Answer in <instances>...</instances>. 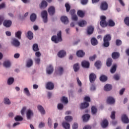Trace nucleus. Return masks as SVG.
Returning a JSON list of instances; mask_svg holds the SVG:
<instances>
[{
    "label": "nucleus",
    "instance_id": "1",
    "mask_svg": "<svg viewBox=\"0 0 129 129\" xmlns=\"http://www.w3.org/2000/svg\"><path fill=\"white\" fill-rule=\"evenodd\" d=\"M101 21L100 24L102 28H105V27H114L115 26V23L111 19L109 20L108 23L106 22V17L104 16L100 17Z\"/></svg>",
    "mask_w": 129,
    "mask_h": 129
},
{
    "label": "nucleus",
    "instance_id": "2",
    "mask_svg": "<svg viewBox=\"0 0 129 129\" xmlns=\"http://www.w3.org/2000/svg\"><path fill=\"white\" fill-rule=\"evenodd\" d=\"M111 41V35L110 34H106L103 37V46L105 48L109 47L110 44V42Z\"/></svg>",
    "mask_w": 129,
    "mask_h": 129
},
{
    "label": "nucleus",
    "instance_id": "3",
    "mask_svg": "<svg viewBox=\"0 0 129 129\" xmlns=\"http://www.w3.org/2000/svg\"><path fill=\"white\" fill-rule=\"evenodd\" d=\"M51 41L52 42H54L55 44H58L59 42H62V32L61 31H59L57 33V36L56 35H53L51 37Z\"/></svg>",
    "mask_w": 129,
    "mask_h": 129
},
{
    "label": "nucleus",
    "instance_id": "4",
    "mask_svg": "<svg viewBox=\"0 0 129 129\" xmlns=\"http://www.w3.org/2000/svg\"><path fill=\"white\" fill-rule=\"evenodd\" d=\"M41 16L43 19L44 23H47V22H48V13H47V11H42L41 13Z\"/></svg>",
    "mask_w": 129,
    "mask_h": 129
},
{
    "label": "nucleus",
    "instance_id": "5",
    "mask_svg": "<svg viewBox=\"0 0 129 129\" xmlns=\"http://www.w3.org/2000/svg\"><path fill=\"white\" fill-rule=\"evenodd\" d=\"M11 44L15 47H19L20 45H21V42L18 39L14 37L12 38Z\"/></svg>",
    "mask_w": 129,
    "mask_h": 129
},
{
    "label": "nucleus",
    "instance_id": "6",
    "mask_svg": "<svg viewBox=\"0 0 129 129\" xmlns=\"http://www.w3.org/2000/svg\"><path fill=\"white\" fill-rule=\"evenodd\" d=\"M53 72H54V68L53 67L52 64H49L46 68V73L47 74L50 75V74H52Z\"/></svg>",
    "mask_w": 129,
    "mask_h": 129
},
{
    "label": "nucleus",
    "instance_id": "7",
    "mask_svg": "<svg viewBox=\"0 0 129 129\" xmlns=\"http://www.w3.org/2000/svg\"><path fill=\"white\" fill-rule=\"evenodd\" d=\"M100 9L102 11H106L108 9V4L106 2H103L101 3Z\"/></svg>",
    "mask_w": 129,
    "mask_h": 129
},
{
    "label": "nucleus",
    "instance_id": "8",
    "mask_svg": "<svg viewBox=\"0 0 129 129\" xmlns=\"http://www.w3.org/2000/svg\"><path fill=\"white\" fill-rule=\"evenodd\" d=\"M89 80L91 83H93L96 80V75L92 73L89 75Z\"/></svg>",
    "mask_w": 129,
    "mask_h": 129
},
{
    "label": "nucleus",
    "instance_id": "9",
    "mask_svg": "<svg viewBox=\"0 0 129 129\" xmlns=\"http://www.w3.org/2000/svg\"><path fill=\"white\" fill-rule=\"evenodd\" d=\"M13 22L11 20H5L3 22V25L6 28H10L12 26Z\"/></svg>",
    "mask_w": 129,
    "mask_h": 129
},
{
    "label": "nucleus",
    "instance_id": "10",
    "mask_svg": "<svg viewBox=\"0 0 129 129\" xmlns=\"http://www.w3.org/2000/svg\"><path fill=\"white\" fill-rule=\"evenodd\" d=\"M60 20L64 25H67L69 23V20L66 16H61L60 18Z\"/></svg>",
    "mask_w": 129,
    "mask_h": 129
},
{
    "label": "nucleus",
    "instance_id": "11",
    "mask_svg": "<svg viewBox=\"0 0 129 129\" xmlns=\"http://www.w3.org/2000/svg\"><path fill=\"white\" fill-rule=\"evenodd\" d=\"M87 32L88 35H92V34H93V32H94V27L92 26H88Z\"/></svg>",
    "mask_w": 129,
    "mask_h": 129
},
{
    "label": "nucleus",
    "instance_id": "12",
    "mask_svg": "<svg viewBox=\"0 0 129 129\" xmlns=\"http://www.w3.org/2000/svg\"><path fill=\"white\" fill-rule=\"evenodd\" d=\"M46 89L48 90H53L54 89V84L51 82H49L46 84Z\"/></svg>",
    "mask_w": 129,
    "mask_h": 129
},
{
    "label": "nucleus",
    "instance_id": "13",
    "mask_svg": "<svg viewBox=\"0 0 129 129\" xmlns=\"http://www.w3.org/2000/svg\"><path fill=\"white\" fill-rule=\"evenodd\" d=\"M82 66L84 68H89V66H90V63H89V61H86V60H83L82 61Z\"/></svg>",
    "mask_w": 129,
    "mask_h": 129
},
{
    "label": "nucleus",
    "instance_id": "14",
    "mask_svg": "<svg viewBox=\"0 0 129 129\" xmlns=\"http://www.w3.org/2000/svg\"><path fill=\"white\" fill-rule=\"evenodd\" d=\"M50 16H53L55 14V7L51 6L48 10Z\"/></svg>",
    "mask_w": 129,
    "mask_h": 129
},
{
    "label": "nucleus",
    "instance_id": "15",
    "mask_svg": "<svg viewBox=\"0 0 129 129\" xmlns=\"http://www.w3.org/2000/svg\"><path fill=\"white\" fill-rule=\"evenodd\" d=\"M37 109H38L39 111H40L42 114H45L46 113L45 109H44V107H43V106H42L41 105H38L37 106Z\"/></svg>",
    "mask_w": 129,
    "mask_h": 129
},
{
    "label": "nucleus",
    "instance_id": "16",
    "mask_svg": "<svg viewBox=\"0 0 129 129\" xmlns=\"http://www.w3.org/2000/svg\"><path fill=\"white\" fill-rule=\"evenodd\" d=\"M115 102V100L112 97H108L107 99V103L108 104H113Z\"/></svg>",
    "mask_w": 129,
    "mask_h": 129
},
{
    "label": "nucleus",
    "instance_id": "17",
    "mask_svg": "<svg viewBox=\"0 0 129 129\" xmlns=\"http://www.w3.org/2000/svg\"><path fill=\"white\" fill-rule=\"evenodd\" d=\"M121 120L124 123H128L129 119L126 115H123L121 117Z\"/></svg>",
    "mask_w": 129,
    "mask_h": 129
},
{
    "label": "nucleus",
    "instance_id": "18",
    "mask_svg": "<svg viewBox=\"0 0 129 129\" xmlns=\"http://www.w3.org/2000/svg\"><path fill=\"white\" fill-rule=\"evenodd\" d=\"M101 125L103 128H105L108 125V121L106 119H104L101 123Z\"/></svg>",
    "mask_w": 129,
    "mask_h": 129
},
{
    "label": "nucleus",
    "instance_id": "19",
    "mask_svg": "<svg viewBox=\"0 0 129 129\" xmlns=\"http://www.w3.org/2000/svg\"><path fill=\"white\" fill-rule=\"evenodd\" d=\"M119 56H120V54L119 53V52H113L112 53V58L114 59H118V58H119Z\"/></svg>",
    "mask_w": 129,
    "mask_h": 129
},
{
    "label": "nucleus",
    "instance_id": "20",
    "mask_svg": "<svg viewBox=\"0 0 129 129\" xmlns=\"http://www.w3.org/2000/svg\"><path fill=\"white\" fill-rule=\"evenodd\" d=\"M62 126L65 129H70V124L66 121H63L62 123Z\"/></svg>",
    "mask_w": 129,
    "mask_h": 129
},
{
    "label": "nucleus",
    "instance_id": "21",
    "mask_svg": "<svg viewBox=\"0 0 129 129\" xmlns=\"http://www.w3.org/2000/svg\"><path fill=\"white\" fill-rule=\"evenodd\" d=\"M57 56L59 58H63V57H65L66 56V51H64V50H60L58 53Z\"/></svg>",
    "mask_w": 129,
    "mask_h": 129
},
{
    "label": "nucleus",
    "instance_id": "22",
    "mask_svg": "<svg viewBox=\"0 0 129 129\" xmlns=\"http://www.w3.org/2000/svg\"><path fill=\"white\" fill-rule=\"evenodd\" d=\"M83 121L86 122L89 120V118H90V115L88 114H85L82 116Z\"/></svg>",
    "mask_w": 129,
    "mask_h": 129
},
{
    "label": "nucleus",
    "instance_id": "23",
    "mask_svg": "<svg viewBox=\"0 0 129 129\" xmlns=\"http://www.w3.org/2000/svg\"><path fill=\"white\" fill-rule=\"evenodd\" d=\"M112 89V86L110 84H106L104 87V90L105 91H110Z\"/></svg>",
    "mask_w": 129,
    "mask_h": 129
},
{
    "label": "nucleus",
    "instance_id": "24",
    "mask_svg": "<svg viewBox=\"0 0 129 129\" xmlns=\"http://www.w3.org/2000/svg\"><path fill=\"white\" fill-rule=\"evenodd\" d=\"M78 26L79 27H85L87 25V22L85 20H82L78 23Z\"/></svg>",
    "mask_w": 129,
    "mask_h": 129
},
{
    "label": "nucleus",
    "instance_id": "25",
    "mask_svg": "<svg viewBox=\"0 0 129 129\" xmlns=\"http://www.w3.org/2000/svg\"><path fill=\"white\" fill-rule=\"evenodd\" d=\"M33 111L31 110H28L26 113L27 118L28 119H31V116H33Z\"/></svg>",
    "mask_w": 129,
    "mask_h": 129
},
{
    "label": "nucleus",
    "instance_id": "26",
    "mask_svg": "<svg viewBox=\"0 0 129 129\" xmlns=\"http://www.w3.org/2000/svg\"><path fill=\"white\" fill-rule=\"evenodd\" d=\"M88 106H89V103L85 102L81 104L80 108L81 109H84V108H86L88 107Z\"/></svg>",
    "mask_w": 129,
    "mask_h": 129
},
{
    "label": "nucleus",
    "instance_id": "27",
    "mask_svg": "<svg viewBox=\"0 0 129 129\" xmlns=\"http://www.w3.org/2000/svg\"><path fill=\"white\" fill-rule=\"evenodd\" d=\"M16 38H18L19 40L22 39V31H18L15 33Z\"/></svg>",
    "mask_w": 129,
    "mask_h": 129
},
{
    "label": "nucleus",
    "instance_id": "28",
    "mask_svg": "<svg viewBox=\"0 0 129 129\" xmlns=\"http://www.w3.org/2000/svg\"><path fill=\"white\" fill-rule=\"evenodd\" d=\"M84 55H85V52H84L83 50H78L77 52V56H78V57H82Z\"/></svg>",
    "mask_w": 129,
    "mask_h": 129
},
{
    "label": "nucleus",
    "instance_id": "29",
    "mask_svg": "<svg viewBox=\"0 0 129 129\" xmlns=\"http://www.w3.org/2000/svg\"><path fill=\"white\" fill-rule=\"evenodd\" d=\"M27 38L29 40H32L33 38H34V34L33 33V32H32V31H29L27 32Z\"/></svg>",
    "mask_w": 129,
    "mask_h": 129
},
{
    "label": "nucleus",
    "instance_id": "30",
    "mask_svg": "<svg viewBox=\"0 0 129 129\" xmlns=\"http://www.w3.org/2000/svg\"><path fill=\"white\" fill-rule=\"evenodd\" d=\"M47 6H48V3H47V2L45 1H42L40 6V9H44L45 8H46Z\"/></svg>",
    "mask_w": 129,
    "mask_h": 129
},
{
    "label": "nucleus",
    "instance_id": "31",
    "mask_svg": "<svg viewBox=\"0 0 129 129\" xmlns=\"http://www.w3.org/2000/svg\"><path fill=\"white\" fill-rule=\"evenodd\" d=\"M37 19V15L35 13H32L30 16V20L31 22H35Z\"/></svg>",
    "mask_w": 129,
    "mask_h": 129
},
{
    "label": "nucleus",
    "instance_id": "32",
    "mask_svg": "<svg viewBox=\"0 0 129 129\" xmlns=\"http://www.w3.org/2000/svg\"><path fill=\"white\" fill-rule=\"evenodd\" d=\"M112 64V59L111 58H108L106 61V65L107 67H110Z\"/></svg>",
    "mask_w": 129,
    "mask_h": 129
},
{
    "label": "nucleus",
    "instance_id": "33",
    "mask_svg": "<svg viewBox=\"0 0 129 129\" xmlns=\"http://www.w3.org/2000/svg\"><path fill=\"white\" fill-rule=\"evenodd\" d=\"M91 43L93 46H96L98 44L97 40L95 38H92L91 40Z\"/></svg>",
    "mask_w": 129,
    "mask_h": 129
},
{
    "label": "nucleus",
    "instance_id": "34",
    "mask_svg": "<svg viewBox=\"0 0 129 129\" xmlns=\"http://www.w3.org/2000/svg\"><path fill=\"white\" fill-rule=\"evenodd\" d=\"M77 14L79 17H80V18H83L85 15V13L81 10H79L77 12Z\"/></svg>",
    "mask_w": 129,
    "mask_h": 129
},
{
    "label": "nucleus",
    "instance_id": "35",
    "mask_svg": "<svg viewBox=\"0 0 129 129\" xmlns=\"http://www.w3.org/2000/svg\"><path fill=\"white\" fill-rule=\"evenodd\" d=\"M95 66L97 68V69H99V68L101 67V61L99 60L96 61L95 63Z\"/></svg>",
    "mask_w": 129,
    "mask_h": 129
},
{
    "label": "nucleus",
    "instance_id": "36",
    "mask_svg": "<svg viewBox=\"0 0 129 129\" xmlns=\"http://www.w3.org/2000/svg\"><path fill=\"white\" fill-rule=\"evenodd\" d=\"M3 66L6 68H9V67H11V62L10 61H6L4 62Z\"/></svg>",
    "mask_w": 129,
    "mask_h": 129
},
{
    "label": "nucleus",
    "instance_id": "37",
    "mask_svg": "<svg viewBox=\"0 0 129 129\" xmlns=\"http://www.w3.org/2000/svg\"><path fill=\"white\" fill-rule=\"evenodd\" d=\"M107 80V77L104 76V75H102L100 77V81H101L102 82H105Z\"/></svg>",
    "mask_w": 129,
    "mask_h": 129
},
{
    "label": "nucleus",
    "instance_id": "38",
    "mask_svg": "<svg viewBox=\"0 0 129 129\" xmlns=\"http://www.w3.org/2000/svg\"><path fill=\"white\" fill-rule=\"evenodd\" d=\"M14 81H15V79L14 78H10L8 80V85H12L13 83H14Z\"/></svg>",
    "mask_w": 129,
    "mask_h": 129
},
{
    "label": "nucleus",
    "instance_id": "39",
    "mask_svg": "<svg viewBox=\"0 0 129 129\" xmlns=\"http://www.w3.org/2000/svg\"><path fill=\"white\" fill-rule=\"evenodd\" d=\"M27 67H31V66H33V60L31 59H29L27 62Z\"/></svg>",
    "mask_w": 129,
    "mask_h": 129
},
{
    "label": "nucleus",
    "instance_id": "40",
    "mask_svg": "<svg viewBox=\"0 0 129 129\" xmlns=\"http://www.w3.org/2000/svg\"><path fill=\"white\" fill-rule=\"evenodd\" d=\"M91 111L92 114H96V112H97V108H96L95 106H92L91 107Z\"/></svg>",
    "mask_w": 129,
    "mask_h": 129
},
{
    "label": "nucleus",
    "instance_id": "41",
    "mask_svg": "<svg viewBox=\"0 0 129 129\" xmlns=\"http://www.w3.org/2000/svg\"><path fill=\"white\" fill-rule=\"evenodd\" d=\"M116 71V64L113 65L112 67L110 69L111 73H114Z\"/></svg>",
    "mask_w": 129,
    "mask_h": 129
},
{
    "label": "nucleus",
    "instance_id": "42",
    "mask_svg": "<svg viewBox=\"0 0 129 129\" xmlns=\"http://www.w3.org/2000/svg\"><path fill=\"white\" fill-rule=\"evenodd\" d=\"M74 70L75 72H77L78 70H79V64L78 63H75L74 65Z\"/></svg>",
    "mask_w": 129,
    "mask_h": 129
},
{
    "label": "nucleus",
    "instance_id": "43",
    "mask_svg": "<svg viewBox=\"0 0 129 129\" xmlns=\"http://www.w3.org/2000/svg\"><path fill=\"white\" fill-rule=\"evenodd\" d=\"M65 120L67 121H72L73 120V117L71 116H67L64 118Z\"/></svg>",
    "mask_w": 129,
    "mask_h": 129
},
{
    "label": "nucleus",
    "instance_id": "44",
    "mask_svg": "<svg viewBox=\"0 0 129 129\" xmlns=\"http://www.w3.org/2000/svg\"><path fill=\"white\" fill-rule=\"evenodd\" d=\"M4 102L5 104H11V101H10V99H9L8 98H5L4 100Z\"/></svg>",
    "mask_w": 129,
    "mask_h": 129
},
{
    "label": "nucleus",
    "instance_id": "45",
    "mask_svg": "<svg viewBox=\"0 0 129 129\" xmlns=\"http://www.w3.org/2000/svg\"><path fill=\"white\" fill-rule=\"evenodd\" d=\"M33 50L35 51V52H37V51H39V47L38 46V44H34L33 45Z\"/></svg>",
    "mask_w": 129,
    "mask_h": 129
},
{
    "label": "nucleus",
    "instance_id": "46",
    "mask_svg": "<svg viewBox=\"0 0 129 129\" xmlns=\"http://www.w3.org/2000/svg\"><path fill=\"white\" fill-rule=\"evenodd\" d=\"M24 93H25V94H26V95H27V96H30V95H31V94H30V91H29V89H28V88H24Z\"/></svg>",
    "mask_w": 129,
    "mask_h": 129
},
{
    "label": "nucleus",
    "instance_id": "47",
    "mask_svg": "<svg viewBox=\"0 0 129 129\" xmlns=\"http://www.w3.org/2000/svg\"><path fill=\"white\" fill-rule=\"evenodd\" d=\"M23 119V118L21 116L18 115L15 117V120H16V121H22Z\"/></svg>",
    "mask_w": 129,
    "mask_h": 129
},
{
    "label": "nucleus",
    "instance_id": "48",
    "mask_svg": "<svg viewBox=\"0 0 129 129\" xmlns=\"http://www.w3.org/2000/svg\"><path fill=\"white\" fill-rule=\"evenodd\" d=\"M61 101L63 102V103L67 104L68 103V99L65 97H62V99H61Z\"/></svg>",
    "mask_w": 129,
    "mask_h": 129
},
{
    "label": "nucleus",
    "instance_id": "49",
    "mask_svg": "<svg viewBox=\"0 0 129 129\" xmlns=\"http://www.w3.org/2000/svg\"><path fill=\"white\" fill-rule=\"evenodd\" d=\"M124 21L125 25L129 26V17H127L125 18Z\"/></svg>",
    "mask_w": 129,
    "mask_h": 129
},
{
    "label": "nucleus",
    "instance_id": "50",
    "mask_svg": "<svg viewBox=\"0 0 129 129\" xmlns=\"http://www.w3.org/2000/svg\"><path fill=\"white\" fill-rule=\"evenodd\" d=\"M65 7L66 8V11L68 13L70 11V5L69 4H65Z\"/></svg>",
    "mask_w": 129,
    "mask_h": 129
},
{
    "label": "nucleus",
    "instance_id": "51",
    "mask_svg": "<svg viewBox=\"0 0 129 129\" xmlns=\"http://www.w3.org/2000/svg\"><path fill=\"white\" fill-rule=\"evenodd\" d=\"M96 55L94 54L93 56H90L89 57V60L90 61H94L95 60V59H96Z\"/></svg>",
    "mask_w": 129,
    "mask_h": 129
},
{
    "label": "nucleus",
    "instance_id": "52",
    "mask_svg": "<svg viewBox=\"0 0 129 129\" xmlns=\"http://www.w3.org/2000/svg\"><path fill=\"white\" fill-rule=\"evenodd\" d=\"M64 108V106L61 103H59L57 105V108L58 109H59L60 110L63 109V108Z\"/></svg>",
    "mask_w": 129,
    "mask_h": 129
},
{
    "label": "nucleus",
    "instance_id": "53",
    "mask_svg": "<svg viewBox=\"0 0 129 129\" xmlns=\"http://www.w3.org/2000/svg\"><path fill=\"white\" fill-rule=\"evenodd\" d=\"M122 44V42H121V40L119 39H117L116 40V46H120Z\"/></svg>",
    "mask_w": 129,
    "mask_h": 129
},
{
    "label": "nucleus",
    "instance_id": "54",
    "mask_svg": "<svg viewBox=\"0 0 129 129\" xmlns=\"http://www.w3.org/2000/svg\"><path fill=\"white\" fill-rule=\"evenodd\" d=\"M110 117H111V119H115V111H112L111 112Z\"/></svg>",
    "mask_w": 129,
    "mask_h": 129
},
{
    "label": "nucleus",
    "instance_id": "55",
    "mask_svg": "<svg viewBox=\"0 0 129 129\" xmlns=\"http://www.w3.org/2000/svg\"><path fill=\"white\" fill-rule=\"evenodd\" d=\"M63 71H64V70L63 69V68L62 67L58 68V73L60 75H61V74H63Z\"/></svg>",
    "mask_w": 129,
    "mask_h": 129
},
{
    "label": "nucleus",
    "instance_id": "56",
    "mask_svg": "<svg viewBox=\"0 0 129 129\" xmlns=\"http://www.w3.org/2000/svg\"><path fill=\"white\" fill-rule=\"evenodd\" d=\"M45 126V122H40L38 125V127L39 128H42V127H44Z\"/></svg>",
    "mask_w": 129,
    "mask_h": 129
},
{
    "label": "nucleus",
    "instance_id": "57",
    "mask_svg": "<svg viewBox=\"0 0 129 129\" xmlns=\"http://www.w3.org/2000/svg\"><path fill=\"white\" fill-rule=\"evenodd\" d=\"M48 125L49 126V127L52 126V119H50V118H48Z\"/></svg>",
    "mask_w": 129,
    "mask_h": 129
},
{
    "label": "nucleus",
    "instance_id": "58",
    "mask_svg": "<svg viewBox=\"0 0 129 129\" xmlns=\"http://www.w3.org/2000/svg\"><path fill=\"white\" fill-rule=\"evenodd\" d=\"M72 19L73 21H77L78 20V17H77V15H75L72 16Z\"/></svg>",
    "mask_w": 129,
    "mask_h": 129
},
{
    "label": "nucleus",
    "instance_id": "59",
    "mask_svg": "<svg viewBox=\"0 0 129 129\" xmlns=\"http://www.w3.org/2000/svg\"><path fill=\"white\" fill-rule=\"evenodd\" d=\"M26 107H23V108L22 109L21 111V113L22 115H24L25 113V111H26Z\"/></svg>",
    "mask_w": 129,
    "mask_h": 129
},
{
    "label": "nucleus",
    "instance_id": "60",
    "mask_svg": "<svg viewBox=\"0 0 129 129\" xmlns=\"http://www.w3.org/2000/svg\"><path fill=\"white\" fill-rule=\"evenodd\" d=\"M113 78L115 80H119V76L117 74H115L114 75Z\"/></svg>",
    "mask_w": 129,
    "mask_h": 129
},
{
    "label": "nucleus",
    "instance_id": "61",
    "mask_svg": "<svg viewBox=\"0 0 129 129\" xmlns=\"http://www.w3.org/2000/svg\"><path fill=\"white\" fill-rule=\"evenodd\" d=\"M81 3L82 5H87L88 3V0H81Z\"/></svg>",
    "mask_w": 129,
    "mask_h": 129
},
{
    "label": "nucleus",
    "instance_id": "62",
    "mask_svg": "<svg viewBox=\"0 0 129 129\" xmlns=\"http://www.w3.org/2000/svg\"><path fill=\"white\" fill-rule=\"evenodd\" d=\"M78 128V124L77 123H74L73 125V129Z\"/></svg>",
    "mask_w": 129,
    "mask_h": 129
},
{
    "label": "nucleus",
    "instance_id": "63",
    "mask_svg": "<svg viewBox=\"0 0 129 129\" xmlns=\"http://www.w3.org/2000/svg\"><path fill=\"white\" fill-rule=\"evenodd\" d=\"M85 101H87L88 102H90V97L88 96H86L84 98Z\"/></svg>",
    "mask_w": 129,
    "mask_h": 129
},
{
    "label": "nucleus",
    "instance_id": "64",
    "mask_svg": "<svg viewBox=\"0 0 129 129\" xmlns=\"http://www.w3.org/2000/svg\"><path fill=\"white\" fill-rule=\"evenodd\" d=\"M35 56L36 57H41V52H40L39 51L35 52Z\"/></svg>",
    "mask_w": 129,
    "mask_h": 129
}]
</instances>
